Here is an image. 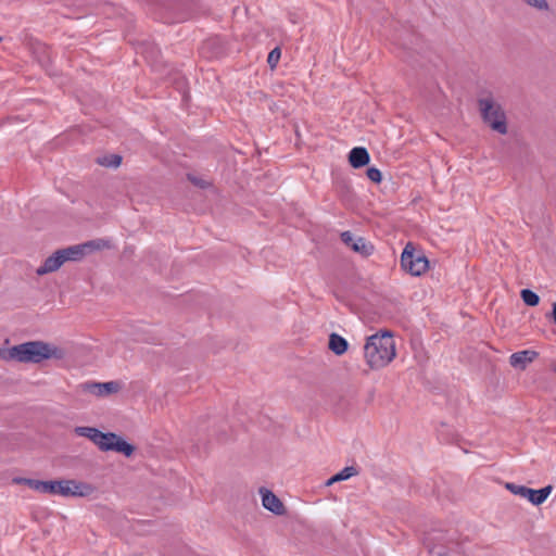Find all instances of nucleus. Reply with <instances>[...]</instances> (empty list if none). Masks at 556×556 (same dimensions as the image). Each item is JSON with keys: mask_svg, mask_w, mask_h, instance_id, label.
Listing matches in <instances>:
<instances>
[{"mask_svg": "<svg viewBox=\"0 0 556 556\" xmlns=\"http://www.w3.org/2000/svg\"><path fill=\"white\" fill-rule=\"evenodd\" d=\"M119 390V384L116 381L100 382L99 391L97 392L98 397L106 396L112 393H116Z\"/></svg>", "mask_w": 556, "mask_h": 556, "instance_id": "16", "label": "nucleus"}, {"mask_svg": "<svg viewBox=\"0 0 556 556\" xmlns=\"http://www.w3.org/2000/svg\"><path fill=\"white\" fill-rule=\"evenodd\" d=\"M260 494L262 496V505L265 509L278 516L285 514V505L271 491L262 488L260 489Z\"/></svg>", "mask_w": 556, "mask_h": 556, "instance_id": "9", "label": "nucleus"}, {"mask_svg": "<svg viewBox=\"0 0 556 556\" xmlns=\"http://www.w3.org/2000/svg\"><path fill=\"white\" fill-rule=\"evenodd\" d=\"M13 482L16 484H25V485L29 486L30 489H33L37 492H40V493L46 492V482L47 481L28 479V478H14Z\"/></svg>", "mask_w": 556, "mask_h": 556, "instance_id": "15", "label": "nucleus"}, {"mask_svg": "<svg viewBox=\"0 0 556 556\" xmlns=\"http://www.w3.org/2000/svg\"><path fill=\"white\" fill-rule=\"evenodd\" d=\"M341 239H342V241H343L346 245H349V247H351V248H352V244L354 243V241H355L357 238H355V237L353 236V233H352V232H350V231H344V232H342V233H341Z\"/></svg>", "mask_w": 556, "mask_h": 556, "instance_id": "24", "label": "nucleus"}, {"mask_svg": "<svg viewBox=\"0 0 556 556\" xmlns=\"http://www.w3.org/2000/svg\"><path fill=\"white\" fill-rule=\"evenodd\" d=\"M481 117L485 124L501 135L508 132L506 113L502 105L492 97L480 98L478 100Z\"/></svg>", "mask_w": 556, "mask_h": 556, "instance_id": "3", "label": "nucleus"}, {"mask_svg": "<svg viewBox=\"0 0 556 556\" xmlns=\"http://www.w3.org/2000/svg\"><path fill=\"white\" fill-rule=\"evenodd\" d=\"M94 491L91 484L76 481V480H55L46 482V494L61 495V496H90Z\"/></svg>", "mask_w": 556, "mask_h": 556, "instance_id": "4", "label": "nucleus"}, {"mask_svg": "<svg viewBox=\"0 0 556 556\" xmlns=\"http://www.w3.org/2000/svg\"><path fill=\"white\" fill-rule=\"evenodd\" d=\"M358 473L357 469L353 466L345 467L334 476H332L330 479L327 480L326 485H332L336 482L344 481L350 479L351 477H354Z\"/></svg>", "mask_w": 556, "mask_h": 556, "instance_id": "13", "label": "nucleus"}, {"mask_svg": "<svg viewBox=\"0 0 556 556\" xmlns=\"http://www.w3.org/2000/svg\"><path fill=\"white\" fill-rule=\"evenodd\" d=\"M74 432L79 435L89 439L92 443L97 444L101 431L93 427H76Z\"/></svg>", "mask_w": 556, "mask_h": 556, "instance_id": "14", "label": "nucleus"}, {"mask_svg": "<svg viewBox=\"0 0 556 556\" xmlns=\"http://www.w3.org/2000/svg\"><path fill=\"white\" fill-rule=\"evenodd\" d=\"M64 351L42 341H29L14 345L9 350V356L21 363H40L45 359H61Z\"/></svg>", "mask_w": 556, "mask_h": 556, "instance_id": "2", "label": "nucleus"}, {"mask_svg": "<svg viewBox=\"0 0 556 556\" xmlns=\"http://www.w3.org/2000/svg\"><path fill=\"white\" fill-rule=\"evenodd\" d=\"M81 258V249L78 247H68L55 251L47 257L41 266L36 269V274L43 276L56 271L65 262L79 261Z\"/></svg>", "mask_w": 556, "mask_h": 556, "instance_id": "5", "label": "nucleus"}, {"mask_svg": "<svg viewBox=\"0 0 556 556\" xmlns=\"http://www.w3.org/2000/svg\"><path fill=\"white\" fill-rule=\"evenodd\" d=\"M96 445L102 452L114 451L127 457L131 456L135 451V447L131 444H129L122 437L113 432L104 433L101 431Z\"/></svg>", "mask_w": 556, "mask_h": 556, "instance_id": "7", "label": "nucleus"}, {"mask_svg": "<svg viewBox=\"0 0 556 556\" xmlns=\"http://www.w3.org/2000/svg\"><path fill=\"white\" fill-rule=\"evenodd\" d=\"M352 249L364 255H369L372 252V245L368 244L363 238H357L352 244Z\"/></svg>", "mask_w": 556, "mask_h": 556, "instance_id": "19", "label": "nucleus"}, {"mask_svg": "<svg viewBox=\"0 0 556 556\" xmlns=\"http://www.w3.org/2000/svg\"><path fill=\"white\" fill-rule=\"evenodd\" d=\"M99 163L106 167H118L122 163V157L119 155H110L101 159Z\"/></svg>", "mask_w": 556, "mask_h": 556, "instance_id": "20", "label": "nucleus"}, {"mask_svg": "<svg viewBox=\"0 0 556 556\" xmlns=\"http://www.w3.org/2000/svg\"><path fill=\"white\" fill-rule=\"evenodd\" d=\"M401 266L406 273L413 276H420L427 271L429 262L424 253L416 251L413 243L409 242L402 252Z\"/></svg>", "mask_w": 556, "mask_h": 556, "instance_id": "6", "label": "nucleus"}, {"mask_svg": "<svg viewBox=\"0 0 556 556\" xmlns=\"http://www.w3.org/2000/svg\"><path fill=\"white\" fill-rule=\"evenodd\" d=\"M100 382H85L79 384V390L84 393H89L97 396V392L99 391Z\"/></svg>", "mask_w": 556, "mask_h": 556, "instance_id": "21", "label": "nucleus"}, {"mask_svg": "<svg viewBox=\"0 0 556 556\" xmlns=\"http://www.w3.org/2000/svg\"><path fill=\"white\" fill-rule=\"evenodd\" d=\"M506 489L509 490L515 495H518L522 498H527L531 504L535 506L543 504L553 491L552 485H547L540 490H534L526 485L515 483H507Z\"/></svg>", "mask_w": 556, "mask_h": 556, "instance_id": "8", "label": "nucleus"}, {"mask_svg": "<svg viewBox=\"0 0 556 556\" xmlns=\"http://www.w3.org/2000/svg\"><path fill=\"white\" fill-rule=\"evenodd\" d=\"M522 301L529 306H536L540 302L539 295L530 289H523L520 292Z\"/></svg>", "mask_w": 556, "mask_h": 556, "instance_id": "18", "label": "nucleus"}, {"mask_svg": "<svg viewBox=\"0 0 556 556\" xmlns=\"http://www.w3.org/2000/svg\"><path fill=\"white\" fill-rule=\"evenodd\" d=\"M349 161L354 168H359L369 162V154L365 148L356 147L350 151Z\"/></svg>", "mask_w": 556, "mask_h": 556, "instance_id": "11", "label": "nucleus"}, {"mask_svg": "<svg viewBox=\"0 0 556 556\" xmlns=\"http://www.w3.org/2000/svg\"><path fill=\"white\" fill-rule=\"evenodd\" d=\"M395 356V341L390 331L377 332L367 338L364 345V357L371 369L384 368Z\"/></svg>", "mask_w": 556, "mask_h": 556, "instance_id": "1", "label": "nucleus"}, {"mask_svg": "<svg viewBox=\"0 0 556 556\" xmlns=\"http://www.w3.org/2000/svg\"><path fill=\"white\" fill-rule=\"evenodd\" d=\"M538 356L535 351L525 350L513 353L509 357V363L513 367L523 369L529 363L533 362Z\"/></svg>", "mask_w": 556, "mask_h": 556, "instance_id": "10", "label": "nucleus"}, {"mask_svg": "<svg viewBox=\"0 0 556 556\" xmlns=\"http://www.w3.org/2000/svg\"><path fill=\"white\" fill-rule=\"evenodd\" d=\"M280 55H281V52H280L279 48H275L269 52L267 62L270 65V67H275L277 65V63L279 62Z\"/></svg>", "mask_w": 556, "mask_h": 556, "instance_id": "22", "label": "nucleus"}, {"mask_svg": "<svg viewBox=\"0 0 556 556\" xmlns=\"http://www.w3.org/2000/svg\"><path fill=\"white\" fill-rule=\"evenodd\" d=\"M328 346L336 355H342L346 352L349 344L343 337L333 332L329 336Z\"/></svg>", "mask_w": 556, "mask_h": 556, "instance_id": "12", "label": "nucleus"}, {"mask_svg": "<svg viewBox=\"0 0 556 556\" xmlns=\"http://www.w3.org/2000/svg\"><path fill=\"white\" fill-rule=\"evenodd\" d=\"M76 247L81 249V257H83V256L86 255V253L88 251L101 250V249L108 247V243L104 240L100 239V240L88 241V242L83 243V244H77Z\"/></svg>", "mask_w": 556, "mask_h": 556, "instance_id": "17", "label": "nucleus"}, {"mask_svg": "<svg viewBox=\"0 0 556 556\" xmlns=\"http://www.w3.org/2000/svg\"><path fill=\"white\" fill-rule=\"evenodd\" d=\"M366 175L368 179H370L372 182H380L382 179L381 172L376 167H369L366 172Z\"/></svg>", "mask_w": 556, "mask_h": 556, "instance_id": "23", "label": "nucleus"}, {"mask_svg": "<svg viewBox=\"0 0 556 556\" xmlns=\"http://www.w3.org/2000/svg\"><path fill=\"white\" fill-rule=\"evenodd\" d=\"M553 320L556 324V302L553 304V312H552Z\"/></svg>", "mask_w": 556, "mask_h": 556, "instance_id": "25", "label": "nucleus"}]
</instances>
